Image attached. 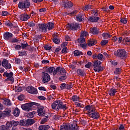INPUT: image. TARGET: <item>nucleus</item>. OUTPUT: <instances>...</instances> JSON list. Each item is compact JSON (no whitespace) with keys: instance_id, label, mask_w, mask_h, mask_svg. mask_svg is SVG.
<instances>
[{"instance_id":"51","label":"nucleus","mask_w":130,"mask_h":130,"mask_svg":"<svg viewBox=\"0 0 130 130\" xmlns=\"http://www.w3.org/2000/svg\"><path fill=\"white\" fill-rule=\"evenodd\" d=\"M20 56H27V54L26 53V51H19L18 52Z\"/></svg>"},{"instance_id":"5","label":"nucleus","mask_w":130,"mask_h":130,"mask_svg":"<svg viewBox=\"0 0 130 130\" xmlns=\"http://www.w3.org/2000/svg\"><path fill=\"white\" fill-rule=\"evenodd\" d=\"M102 62L99 60H96L93 62V70L95 72H100L103 71V68L101 66Z\"/></svg>"},{"instance_id":"64","label":"nucleus","mask_w":130,"mask_h":130,"mask_svg":"<svg viewBox=\"0 0 130 130\" xmlns=\"http://www.w3.org/2000/svg\"><path fill=\"white\" fill-rule=\"evenodd\" d=\"M125 127L123 124H120L118 130H124Z\"/></svg>"},{"instance_id":"19","label":"nucleus","mask_w":130,"mask_h":130,"mask_svg":"<svg viewBox=\"0 0 130 130\" xmlns=\"http://www.w3.org/2000/svg\"><path fill=\"white\" fill-rule=\"evenodd\" d=\"M88 42L87 43V45L89 47L92 46L97 44V41L92 39H89V40H88Z\"/></svg>"},{"instance_id":"30","label":"nucleus","mask_w":130,"mask_h":130,"mask_svg":"<svg viewBox=\"0 0 130 130\" xmlns=\"http://www.w3.org/2000/svg\"><path fill=\"white\" fill-rule=\"evenodd\" d=\"M26 123L27 126L29 125H32L36 123V121L34 119H28L26 120Z\"/></svg>"},{"instance_id":"27","label":"nucleus","mask_w":130,"mask_h":130,"mask_svg":"<svg viewBox=\"0 0 130 130\" xmlns=\"http://www.w3.org/2000/svg\"><path fill=\"white\" fill-rule=\"evenodd\" d=\"M116 92L117 91L115 88H111L109 91V94L110 96H114Z\"/></svg>"},{"instance_id":"13","label":"nucleus","mask_w":130,"mask_h":130,"mask_svg":"<svg viewBox=\"0 0 130 130\" xmlns=\"http://www.w3.org/2000/svg\"><path fill=\"white\" fill-rule=\"evenodd\" d=\"M62 6L65 8H72L73 7V4L71 1H69L68 0H65L64 1H62Z\"/></svg>"},{"instance_id":"47","label":"nucleus","mask_w":130,"mask_h":130,"mask_svg":"<svg viewBox=\"0 0 130 130\" xmlns=\"http://www.w3.org/2000/svg\"><path fill=\"white\" fill-rule=\"evenodd\" d=\"M120 22L123 24H126L127 23V19L126 18H120Z\"/></svg>"},{"instance_id":"15","label":"nucleus","mask_w":130,"mask_h":130,"mask_svg":"<svg viewBox=\"0 0 130 130\" xmlns=\"http://www.w3.org/2000/svg\"><path fill=\"white\" fill-rule=\"evenodd\" d=\"M100 20V17L96 16H91L88 18V21L91 23H97Z\"/></svg>"},{"instance_id":"36","label":"nucleus","mask_w":130,"mask_h":130,"mask_svg":"<svg viewBox=\"0 0 130 130\" xmlns=\"http://www.w3.org/2000/svg\"><path fill=\"white\" fill-rule=\"evenodd\" d=\"M85 41V39L84 37H81L78 39V43L81 44L84 43Z\"/></svg>"},{"instance_id":"23","label":"nucleus","mask_w":130,"mask_h":130,"mask_svg":"<svg viewBox=\"0 0 130 130\" xmlns=\"http://www.w3.org/2000/svg\"><path fill=\"white\" fill-rule=\"evenodd\" d=\"M76 72L78 76H80L81 77H84L86 75L85 72L83 69H77Z\"/></svg>"},{"instance_id":"24","label":"nucleus","mask_w":130,"mask_h":130,"mask_svg":"<svg viewBox=\"0 0 130 130\" xmlns=\"http://www.w3.org/2000/svg\"><path fill=\"white\" fill-rule=\"evenodd\" d=\"M50 128V126L48 125H41L38 127L39 130H48Z\"/></svg>"},{"instance_id":"16","label":"nucleus","mask_w":130,"mask_h":130,"mask_svg":"<svg viewBox=\"0 0 130 130\" xmlns=\"http://www.w3.org/2000/svg\"><path fill=\"white\" fill-rule=\"evenodd\" d=\"M13 36L14 35L9 32H6L3 34V38H4L5 40H9V39L13 37Z\"/></svg>"},{"instance_id":"56","label":"nucleus","mask_w":130,"mask_h":130,"mask_svg":"<svg viewBox=\"0 0 130 130\" xmlns=\"http://www.w3.org/2000/svg\"><path fill=\"white\" fill-rule=\"evenodd\" d=\"M67 50H68L67 47L62 48V49L61 50V53L62 54H66L68 53Z\"/></svg>"},{"instance_id":"4","label":"nucleus","mask_w":130,"mask_h":130,"mask_svg":"<svg viewBox=\"0 0 130 130\" xmlns=\"http://www.w3.org/2000/svg\"><path fill=\"white\" fill-rule=\"evenodd\" d=\"M114 54L122 59H124L127 57V52L124 49H118L117 51L114 52Z\"/></svg>"},{"instance_id":"3","label":"nucleus","mask_w":130,"mask_h":130,"mask_svg":"<svg viewBox=\"0 0 130 130\" xmlns=\"http://www.w3.org/2000/svg\"><path fill=\"white\" fill-rule=\"evenodd\" d=\"M66 105V104L64 105L63 102H61L60 100H58L53 102V103L52 105V108L53 109H55L57 107L56 111H58L60 109L66 110L68 109Z\"/></svg>"},{"instance_id":"2","label":"nucleus","mask_w":130,"mask_h":130,"mask_svg":"<svg viewBox=\"0 0 130 130\" xmlns=\"http://www.w3.org/2000/svg\"><path fill=\"white\" fill-rule=\"evenodd\" d=\"M39 106H40V104L36 102H30L22 105L21 106V108L26 112H29L32 109L36 110L37 108H38Z\"/></svg>"},{"instance_id":"52","label":"nucleus","mask_w":130,"mask_h":130,"mask_svg":"<svg viewBox=\"0 0 130 130\" xmlns=\"http://www.w3.org/2000/svg\"><path fill=\"white\" fill-rule=\"evenodd\" d=\"M67 79V76L66 75H63L62 76H60L59 77V80L60 81H64Z\"/></svg>"},{"instance_id":"60","label":"nucleus","mask_w":130,"mask_h":130,"mask_svg":"<svg viewBox=\"0 0 130 130\" xmlns=\"http://www.w3.org/2000/svg\"><path fill=\"white\" fill-rule=\"evenodd\" d=\"M48 121V119L46 118H43L41 121L40 124H45L47 121Z\"/></svg>"},{"instance_id":"1","label":"nucleus","mask_w":130,"mask_h":130,"mask_svg":"<svg viewBox=\"0 0 130 130\" xmlns=\"http://www.w3.org/2000/svg\"><path fill=\"white\" fill-rule=\"evenodd\" d=\"M83 111H87L86 114L89 117L93 119H98L100 118V114L96 111V108L93 105H87L83 109Z\"/></svg>"},{"instance_id":"21","label":"nucleus","mask_w":130,"mask_h":130,"mask_svg":"<svg viewBox=\"0 0 130 130\" xmlns=\"http://www.w3.org/2000/svg\"><path fill=\"white\" fill-rule=\"evenodd\" d=\"M69 126V129L71 130H79V127L78 126V125L75 123H72Z\"/></svg>"},{"instance_id":"55","label":"nucleus","mask_w":130,"mask_h":130,"mask_svg":"<svg viewBox=\"0 0 130 130\" xmlns=\"http://www.w3.org/2000/svg\"><path fill=\"white\" fill-rule=\"evenodd\" d=\"M110 63L113 66H117L118 64V62L116 60H111Z\"/></svg>"},{"instance_id":"25","label":"nucleus","mask_w":130,"mask_h":130,"mask_svg":"<svg viewBox=\"0 0 130 130\" xmlns=\"http://www.w3.org/2000/svg\"><path fill=\"white\" fill-rule=\"evenodd\" d=\"M8 124L10 125V128L11 126L16 127L19 125V122L18 121L12 120L10 123H8Z\"/></svg>"},{"instance_id":"10","label":"nucleus","mask_w":130,"mask_h":130,"mask_svg":"<svg viewBox=\"0 0 130 130\" xmlns=\"http://www.w3.org/2000/svg\"><path fill=\"white\" fill-rule=\"evenodd\" d=\"M26 91L31 94L36 95L38 94V90L32 86H28L26 87Z\"/></svg>"},{"instance_id":"44","label":"nucleus","mask_w":130,"mask_h":130,"mask_svg":"<svg viewBox=\"0 0 130 130\" xmlns=\"http://www.w3.org/2000/svg\"><path fill=\"white\" fill-rule=\"evenodd\" d=\"M77 62L74 61L72 62V64L69 65V68L72 69H74L76 68V66L77 65Z\"/></svg>"},{"instance_id":"33","label":"nucleus","mask_w":130,"mask_h":130,"mask_svg":"<svg viewBox=\"0 0 130 130\" xmlns=\"http://www.w3.org/2000/svg\"><path fill=\"white\" fill-rule=\"evenodd\" d=\"M105 59V57L101 53L97 54L96 60H99L100 61H103Z\"/></svg>"},{"instance_id":"59","label":"nucleus","mask_w":130,"mask_h":130,"mask_svg":"<svg viewBox=\"0 0 130 130\" xmlns=\"http://www.w3.org/2000/svg\"><path fill=\"white\" fill-rule=\"evenodd\" d=\"M27 25L29 27H33L35 26L36 24L34 22H28L27 23Z\"/></svg>"},{"instance_id":"42","label":"nucleus","mask_w":130,"mask_h":130,"mask_svg":"<svg viewBox=\"0 0 130 130\" xmlns=\"http://www.w3.org/2000/svg\"><path fill=\"white\" fill-rule=\"evenodd\" d=\"M121 68H118L115 69V70L114 73L115 75H119V74H121Z\"/></svg>"},{"instance_id":"61","label":"nucleus","mask_w":130,"mask_h":130,"mask_svg":"<svg viewBox=\"0 0 130 130\" xmlns=\"http://www.w3.org/2000/svg\"><path fill=\"white\" fill-rule=\"evenodd\" d=\"M44 48L45 50H51L52 47L48 45H45L44 46Z\"/></svg>"},{"instance_id":"29","label":"nucleus","mask_w":130,"mask_h":130,"mask_svg":"<svg viewBox=\"0 0 130 130\" xmlns=\"http://www.w3.org/2000/svg\"><path fill=\"white\" fill-rule=\"evenodd\" d=\"M12 114L15 117H18L20 114V110L18 108H16Z\"/></svg>"},{"instance_id":"20","label":"nucleus","mask_w":130,"mask_h":130,"mask_svg":"<svg viewBox=\"0 0 130 130\" xmlns=\"http://www.w3.org/2000/svg\"><path fill=\"white\" fill-rule=\"evenodd\" d=\"M56 71V69L53 67H48V68L46 69V72L49 74H54V73Z\"/></svg>"},{"instance_id":"62","label":"nucleus","mask_w":130,"mask_h":130,"mask_svg":"<svg viewBox=\"0 0 130 130\" xmlns=\"http://www.w3.org/2000/svg\"><path fill=\"white\" fill-rule=\"evenodd\" d=\"M18 41H19V40H18L16 38H14L13 39H12V40L11 41V43H18Z\"/></svg>"},{"instance_id":"7","label":"nucleus","mask_w":130,"mask_h":130,"mask_svg":"<svg viewBox=\"0 0 130 130\" xmlns=\"http://www.w3.org/2000/svg\"><path fill=\"white\" fill-rule=\"evenodd\" d=\"M67 27L68 28V29L72 31H76L80 29L81 26L80 24L78 23H70L69 24Z\"/></svg>"},{"instance_id":"31","label":"nucleus","mask_w":130,"mask_h":130,"mask_svg":"<svg viewBox=\"0 0 130 130\" xmlns=\"http://www.w3.org/2000/svg\"><path fill=\"white\" fill-rule=\"evenodd\" d=\"M19 122V125L28 126L27 124V121L26 119L20 120Z\"/></svg>"},{"instance_id":"37","label":"nucleus","mask_w":130,"mask_h":130,"mask_svg":"<svg viewBox=\"0 0 130 130\" xmlns=\"http://www.w3.org/2000/svg\"><path fill=\"white\" fill-rule=\"evenodd\" d=\"M70 127L69 125H62L60 127V130H69Z\"/></svg>"},{"instance_id":"8","label":"nucleus","mask_w":130,"mask_h":130,"mask_svg":"<svg viewBox=\"0 0 130 130\" xmlns=\"http://www.w3.org/2000/svg\"><path fill=\"white\" fill-rule=\"evenodd\" d=\"M42 79L44 84H47L50 81L51 77L49 74L46 72H42Z\"/></svg>"},{"instance_id":"14","label":"nucleus","mask_w":130,"mask_h":130,"mask_svg":"<svg viewBox=\"0 0 130 130\" xmlns=\"http://www.w3.org/2000/svg\"><path fill=\"white\" fill-rule=\"evenodd\" d=\"M2 67H4L6 69H10L12 68V65L9 63L7 59H4L2 61Z\"/></svg>"},{"instance_id":"48","label":"nucleus","mask_w":130,"mask_h":130,"mask_svg":"<svg viewBox=\"0 0 130 130\" xmlns=\"http://www.w3.org/2000/svg\"><path fill=\"white\" fill-rule=\"evenodd\" d=\"M60 88L61 90L67 89V84L66 83H62L60 85Z\"/></svg>"},{"instance_id":"54","label":"nucleus","mask_w":130,"mask_h":130,"mask_svg":"<svg viewBox=\"0 0 130 130\" xmlns=\"http://www.w3.org/2000/svg\"><path fill=\"white\" fill-rule=\"evenodd\" d=\"M8 15H9V13L7 11H2V16L3 17L7 16Z\"/></svg>"},{"instance_id":"18","label":"nucleus","mask_w":130,"mask_h":130,"mask_svg":"<svg viewBox=\"0 0 130 130\" xmlns=\"http://www.w3.org/2000/svg\"><path fill=\"white\" fill-rule=\"evenodd\" d=\"M75 19L76 21L80 22L83 21L84 20L83 14H78V15L76 16Z\"/></svg>"},{"instance_id":"26","label":"nucleus","mask_w":130,"mask_h":130,"mask_svg":"<svg viewBox=\"0 0 130 130\" xmlns=\"http://www.w3.org/2000/svg\"><path fill=\"white\" fill-rule=\"evenodd\" d=\"M90 32L94 35H97L99 34V29L96 27H94L90 29Z\"/></svg>"},{"instance_id":"22","label":"nucleus","mask_w":130,"mask_h":130,"mask_svg":"<svg viewBox=\"0 0 130 130\" xmlns=\"http://www.w3.org/2000/svg\"><path fill=\"white\" fill-rule=\"evenodd\" d=\"M0 130H10V124L7 123L6 125L0 126Z\"/></svg>"},{"instance_id":"40","label":"nucleus","mask_w":130,"mask_h":130,"mask_svg":"<svg viewBox=\"0 0 130 130\" xmlns=\"http://www.w3.org/2000/svg\"><path fill=\"white\" fill-rule=\"evenodd\" d=\"M79 100V98L78 95H74L72 97V100L73 102H76V101H78Z\"/></svg>"},{"instance_id":"32","label":"nucleus","mask_w":130,"mask_h":130,"mask_svg":"<svg viewBox=\"0 0 130 130\" xmlns=\"http://www.w3.org/2000/svg\"><path fill=\"white\" fill-rule=\"evenodd\" d=\"M81 55H83V53L79 50H76L74 51V56H79Z\"/></svg>"},{"instance_id":"17","label":"nucleus","mask_w":130,"mask_h":130,"mask_svg":"<svg viewBox=\"0 0 130 130\" xmlns=\"http://www.w3.org/2000/svg\"><path fill=\"white\" fill-rule=\"evenodd\" d=\"M19 18L22 21H26L29 19V17L27 14L23 13L19 16Z\"/></svg>"},{"instance_id":"9","label":"nucleus","mask_w":130,"mask_h":130,"mask_svg":"<svg viewBox=\"0 0 130 130\" xmlns=\"http://www.w3.org/2000/svg\"><path fill=\"white\" fill-rule=\"evenodd\" d=\"M48 27V24L46 23H40L39 24V30L42 32H47Z\"/></svg>"},{"instance_id":"11","label":"nucleus","mask_w":130,"mask_h":130,"mask_svg":"<svg viewBox=\"0 0 130 130\" xmlns=\"http://www.w3.org/2000/svg\"><path fill=\"white\" fill-rule=\"evenodd\" d=\"M14 74L13 72H10V73H8L7 72H5L4 74H3V76H6L7 78L6 80L7 81H11L12 82H14V78L13 77Z\"/></svg>"},{"instance_id":"34","label":"nucleus","mask_w":130,"mask_h":130,"mask_svg":"<svg viewBox=\"0 0 130 130\" xmlns=\"http://www.w3.org/2000/svg\"><path fill=\"white\" fill-rule=\"evenodd\" d=\"M48 28H47V30L48 29V30H51L54 27V23H52V22H48Z\"/></svg>"},{"instance_id":"57","label":"nucleus","mask_w":130,"mask_h":130,"mask_svg":"<svg viewBox=\"0 0 130 130\" xmlns=\"http://www.w3.org/2000/svg\"><path fill=\"white\" fill-rule=\"evenodd\" d=\"M36 114V111H33L32 112H31L29 113V116L31 118L34 117V115Z\"/></svg>"},{"instance_id":"46","label":"nucleus","mask_w":130,"mask_h":130,"mask_svg":"<svg viewBox=\"0 0 130 130\" xmlns=\"http://www.w3.org/2000/svg\"><path fill=\"white\" fill-rule=\"evenodd\" d=\"M11 112V110L9 108H6L5 110V113L6 115L10 116Z\"/></svg>"},{"instance_id":"49","label":"nucleus","mask_w":130,"mask_h":130,"mask_svg":"<svg viewBox=\"0 0 130 130\" xmlns=\"http://www.w3.org/2000/svg\"><path fill=\"white\" fill-rule=\"evenodd\" d=\"M73 87V85L72 83H70L69 84H66V89L68 90H70L71 88Z\"/></svg>"},{"instance_id":"38","label":"nucleus","mask_w":130,"mask_h":130,"mask_svg":"<svg viewBox=\"0 0 130 130\" xmlns=\"http://www.w3.org/2000/svg\"><path fill=\"white\" fill-rule=\"evenodd\" d=\"M112 37L111 35H109L108 33L104 32L103 34V37L104 39H107L109 38H111Z\"/></svg>"},{"instance_id":"58","label":"nucleus","mask_w":130,"mask_h":130,"mask_svg":"<svg viewBox=\"0 0 130 130\" xmlns=\"http://www.w3.org/2000/svg\"><path fill=\"white\" fill-rule=\"evenodd\" d=\"M123 41H125V43H130V37H125L123 40Z\"/></svg>"},{"instance_id":"41","label":"nucleus","mask_w":130,"mask_h":130,"mask_svg":"<svg viewBox=\"0 0 130 130\" xmlns=\"http://www.w3.org/2000/svg\"><path fill=\"white\" fill-rule=\"evenodd\" d=\"M5 24L6 26H9L11 27H12L13 26V23L12 22H11L10 21H9V20L6 21L5 22Z\"/></svg>"},{"instance_id":"6","label":"nucleus","mask_w":130,"mask_h":130,"mask_svg":"<svg viewBox=\"0 0 130 130\" xmlns=\"http://www.w3.org/2000/svg\"><path fill=\"white\" fill-rule=\"evenodd\" d=\"M30 3L29 0L24 1H20L18 4V8L20 9H26L29 8Z\"/></svg>"},{"instance_id":"28","label":"nucleus","mask_w":130,"mask_h":130,"mask_svg":"<svg viewBox=\"0 0 130 130\" xmlns=\"http://www.w3.org/2000/svg\"><path fill=\"white\" fill-rule=\"evenodd\" d=\"M3 104H5L7 106H12V102H11L10 100L5 99L4 101H3Z\"/></svg>"},{"instance_id":"43","label":"nucleus","mask_w":130,"mask_h":130,"mask_svg":"<svg viewBox=\"0 0 130 130\" xmlns=\"http://www.w3.org/2000/svg\"><path fill=\"white\" fill-rule=\"evenodd\" d=\"M22 87L19 86H15V91L16 92H21L22 90Z\"/></svg>"},{"instance_id":"63","label":"nucleus","mask_w":130,"mask_h":130,"mask_svg":"<svg viewBox=\"0 0 130 130\" xmlns=\"http://www.w3.org/2000/svg\"><path fill=\"white\" fill-rule=\"evenodd\" d=\"M18 100L20 101H22L24 100V95H20L18 98Z\"/></svg>"},{"instance_id":"39","label":"nucleus","mask_w":130,"mask_h":130,"mask_svg":"<svg viewBox=\"0 0 130 130\" xmlns=\"http://www.w3.org/2000/svg\"><path fill=\"white\" fill-rule=\"evenodd\" d=\"M88 35V32L86 30H84V31H82L80 37L82 38H84L85 37H87Z\"/></svg>"},{"instance_id":"35","label":"nucleus","mask_w":130,"mask_h":130,"mask_svg":"<svg viewBox=\"0 0 130 130\" xmlns=\"http://www.w3.org/2000/svg\"><path fill=\"white\" fill-rule=\"evenodd\" d=\"M28 43L25 42L24 43H21V46L22 50H24L25 49H27V47L28 46Z\"/></svg>"},{"instance_id":"45","label":"nucleus","mask_w":130,"mask_h":130,"mask_svg":"<svg viewBox=\"0 0 130 130\" xmlns=\"http://www.w3.org/2000/svg\"><path fill=\"white\" fill-rule=\"evenodd\" d=\"M78 12L77 10H74L72 11L71 13H67V15L71 16H74L76 13H77Z\"/></svg>"},{"instance_id":"50","label":"nucleus","mask_w":130,"mask_h":130,"mask_svg":"<svg viewBox=\"0 0 130 130\" xmlns=\"http://www.w3.org/2000/svg\"><path fill=\"white\" fill-rule=\"evenodd\" d=\"M109 42L108 40H103L101 41V45H106Z\"/></svg>"},{"instance_id":"53","label":"nucleus","mask_w":130,"mask_h":130,"mask_svg":"<svg viewBox=\"0 0 130 130\" xmlns=\"http://www.w3.org/2000/svg\"><path fill=\"white\" fill-rule=\"evenodd\" d=\"M53 42L56 44H58L60 43V40L59 39H57L56 38H54L53 39Z\"/></svg>"},{"instance_id":"12","label":"nucleus","mask_w":130,"mask_h":130,"mask_svg":"<svg viewBox=\"0 0 130 130\" xmlns=\"http://www.w3.org/2000/svg\"><path fill=\"white\" fill-rule=\"evenodd\" d=\"M57 73H58L59 75H66V70L64 69V68H62L58 67L56 69V71L54 72L53 75H56Z\"/></svg>"}]
</instances>
